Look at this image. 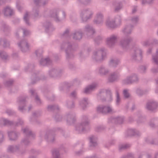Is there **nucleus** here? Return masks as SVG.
<instances>
[{
	"label": "nucleus",
	"instance_id": "nucleus-7",
	"mask_svg": "<svg viewBox=\"0 0 158 158\" xmlns=\"http://www.w3.org/2000/svg\"><path fill=\"white\" fill-rule=\"evenodd\" d=\"M93 14V12L90 9L86 8L81 10L80 16L83 22H86L88 20L91 19Z\"/></svg>",
	"mask_w": 158,
	"mask_h": 158
},
{
	"label": "nucleus",
	"instance_id": "nucleus-42",
	"mask_svg": "<svg viewBox=\"0 0 158 158\" xmlns=\"http://www.w3.org/2000/svg\"><path fill=\"white\" fill-rule=\"evenodd\" d=\"M2 42H3V46L4 48H8L10 46V42L6 39L3 38H0V45L1 44Z\"/></svg>",
	"mask_w": 158,
	"mask_h": 158
},
{
	"label": "nucleus",
	"instance_id": "nucleus-63",
	"mask_svg": "<svg viewBox=\"0 0 158 158\" xmlns=\"http://www.w3.org/2000/svg\"><path fill=\"white\" fill-rule=\"evenodd\" d=\"M122 158H135L134 155L131 153H128L126 155L123 156Z\"/></svg>",
	"mask_w": 158,
	"mask_h": 158
},
{
	"label": "nucleus",
	"instance_id": "nucleus-50",
	"mask_svg": "<svg viewBox=\"0 0 158 158\" xmlns=\"http://www.w3.org/2000/svg\"><path fill=\"white\" fill-rule=\"evenodd\" d=\"M131 146V145L129 144H124L119 145L118 148L120 151H121L128 148Z\"/></svg>",
	"mask_w": 158,
	"mask_h": 158
},
{
	"label": "nucleus",
	"instance_id": "nucleus-2",
	"mask_svg": "<svg viewBox=\"0 0 158 158\" xmlns=\"http://www.w3.org/2000/svg\"><path fill=\"white\" fill-rule=\"evenodd\" d=\"M56 130H59L65 137H67L68 136V135H64V131L60 128H58L56 130H55V131L49 130L46 131L44 136V139L48 142L52 143L54 142L55 140V135L54 131Z\"/></svg>",
	"mask_w": 158,
	"mask_h": 158
},
{
	"label": "nucleus",
	"instance_id": "nucleus-18",
	"mask_svg": "<svg viewBox=\"0 0 158 158\" xmlns=\"http://www.w3.org/2000/svg\"><path fill=\"white\" fill-rule=\"evenodd\" d=\"M89 146L90 148H94L98 145V137L94 135H90L89 137Z\"/></svg>",
	"mask_w": 158,
	"mask_h": 158
},
{
	"label": "nucleus",
	"instance_id": "nucleus-21",
	"mask_svg": "<svg viewBox=\"0 0 158 158\" xmlns=\"http://www.w3.org/2000/svg\"><path fill=\"white\" fill-rule=\"evenodd\" d=\"M133 27L134 26L131 24L125 25L122 30V32L124 35H129L131 34Z\"/></svg>",
	"mask_w": 158,
	"mask_h": 158
},
{
	"label": "nucleus",
	"instance_id": "nucleus-23",
	"mask_svg": "<svg viewBox=\"0 0 158 158\" xmlns=\"http://www.w3.org/2000/svg\"><path fill=\"white\" fill-rule=\"evenodd\" d=\"M157 106L158 104L156 102L150 100L148 101L147 103L146 108L148 110L153 111L157 108Z\"/></svg>",
	"mask_w": 158,
	"mask_h": 158
},
{
	"label": "nucleus",
	"instance_id": "nucleus-52",
	"mask_svg": "<svg viewBox=\"0 0 158 158\" xmlns=\"http://www.w3.org/2000/svg\"><path fill=\"white\" fill-rule=\"evenodd\" d=\"M152 60L153 62L158 66V49L156 50L155 55H152Z\"/></svg>",
	"mask_w": 158,
	"mask_h": 158
},
{
	"label": "nucleus",
	"instance_id": "nucleus-54",
	"mask_svg": "<svg viewBox=\"0 0 158 158\" xmlns=\"http://www.w3.org/2000/svg\"><path fill=\"white\" fill-rule=\"evenodd\" d=\"M122 82L123 84L125 85H129L132 83L129 76L127 77L126 79L123 80Z\"/></svg>",
	"mask_w": 158,
	"mask_h": 158
},
{
	"label": "nucleus",
	"instance_id": "nucleus-46",
	"mask_svg": "<svg viewBox=\"0 0 158 158\" xmlns=\"http://www.w3.org/2000/svg\"><path fill=\"white\" fill-rule=\"evenodd\" d=\"M119 62V60L117 59H111L109 62V66L115 68L116 67L117 65L118 64Z\"/></svg>",
	"mask_w": 158,
	"mask_h": 158
},
{
	"label": "nucleus",
	"instance_id": "nucleus-55",
	"mask_svg": "<svg viewBox=\"0 0 158 158\" xmlns=\"http://www.w3.org/2000/svg\"><path fill=\"white\" fill-rule=\"evenodd\" d=\"M130 21L134 25H136L138 21V16H134L131 17Z\"/></svg>",
	"mask_w": 158,
	"mask_h": 158
},
{
	"label": "nucleus",
	"instance_id": "nucleus-27",
	"mask_svg": "<svg viewBox=\"0 0 158 158\" xmlns=\"http://www.w3.org/2000/svg\"><path fill=\"white\" fill-rule=\"evenodd\" d=\"M137 130L135 128L128 129L126 133V136L127 137H132L138 135Z\"/></svg>",
	"mask_w": 158,
	"mask_h": 158
},
{
	"label": "nucleus",
	"instance_id": "nucleus-6",
	"mask_svg": "<svg viewBox=\"0 0 158 158\" xmlns=\"http://www.w3.org/2000/svg\"><path fill=\"white\" fill-rule=\"evenodd\" d=\"M105 49L104 48H102L98 50L97 52H94L92 56L93 60L98 62H101L103 61L106 54Z\"/></svg>",
	"mask_w": 158,
	"mask_h": 158
},
{
	"label": "nucleus",
	"instance_id": "nucleus-57",
	"mask_svg": "<svg viewBox=\"0 0 158 158\" xmlns=\"http://www.w3.org/2000/svg\"><path fill=\"white\" fill-rule=\"evenodd\" d=\"M123 94L124 98L126 99H127L131 98V95L129 93L128 90L125 89L123 91Z\"/></svg>",
	"mask_w": 158,
	"mask_h": 158
},
{
	"label": "nucleus",
	"instance_id": "nucleus-12",
	"mask_svg": "<svg viewBox=\"0 0 158 158\" xmlns=\"http://www.w3.org/2000/svg\"><path fill=\"white\" fill-rule=\"evenodd\" d=\"M67 124L68 125H73L76 121L75 114L73 112L67 113L66 116Z\"/></svg>",
	"mask_w": 158,
	"mask_h": 158
},
{
	"label": "nucleus",
	"instance_id": "nucleus-32",
	"mask_svg": "<svg viewBox=\"0 0 158 158\" xmlns=\"http://www.w3.org/2000/svg\"><path fill=\"white\" fill-rule=\"evenodd\" d=\"M106 94V90L102 89L100 90L97 95V98L98 100L102 102H104L105 100V95Z\"/></svg>",
	"mask_w": 158,
	"mask_h": 158
},
{
	"label": "nucleus",
	"instance_id": "nucleus-38",
	"mask_svg": "<svg viewBox=\"0 0 158 158\" xmlns=\"http://www.w3.org/2000/svg\"><path fill=\"white\" fill-rule=\"evenodd\" d=\"M59 107L57 105H50L48 106L47 109L49 112L57 111Z\"/></svg>",
	"mask_w": 158,
	"mask_h": 158
},
{
	"label": "nucleus",
	"instance_id": "nucleus-51",
	"mask_svg": "<svg viewBox=\"0 0 158 158\" xmlns=\"http://www.w3.org/2000/svg\"><path fill=\"white\" fill-rule=\"evenodd\" d=\"M60 151V150L58 149L53 150L52 152L53 158H59L60 155L59 152Z\"/></svg>",
	"mask_w": 158,
	"mask_h": 158
},
{
	"label": "nucleus",
	"instance_id": "nucleus-29",
	"mask_svg": "<svg viewBox=\"0 0 158 158\" xmlns=\"http://www.w3.org/2000/svg\"><path fill=\"white\" fill-rule=\"evenodd\" d=\"M132 46L133 48V52L131 55V60L133 62H137L138 61V49L137 48H134V44L133 43L132 44Z\"/></svg>",
	"mask_w": 158,
	"mask_h": 158
},
{
	"label": "nucleus",
	"instance_id": "nucleus-61",
	"mask_svg": "<svg viewBox=\"0 0 158 158\" xmlns=\"http://www.w3.org/2000/svg\"><path fill=\"white\" fill-rule=\"evenodd\" d=\"M41 113L40 111H37L34 112L32 113V116L33 118H38L41 116Z\"/></svg>",
	"mask_w": 158,
	"mask_h": 158
},
{
	"label": "nucleus",
	"instance_id": "nucleus-4",
	"mask_svg": "<svg viewBox=\"0 0 158 158\" xmlns=\"http://www.w3.org/2000/svg\"><path fill=\"white\" fill-rule=\"evenodd\" d=\"M89 122L88 118L86 116H83L81 122L78 123L76 127V130L79 133H81L87 130L88 127Z\"/></svg>",
	"mask_w": 158,
	"mask_h": 158
},
{
	"label": "nucleus",
	"instance_id": "nucleus-48",
	"mask_svg": "<svg viewBox=\"0 0 158 158\" xmlns=\"http://www.w3.org/2000/svg\"><path fill=\"white\" fill-rule=\"evenodd\" d=\"M61 37L63 38H66L67 39L70 38V36L69 35V29L67 28L64 32L61 34Z\"/></svg>",
	"mask_w": 158,
	"mask_h": 158
},
{
	"label": "nucleus",
	"instance_id": "nucleus-53",
	"mask_svg": "<svg viewBox=\"0 0 158 158\" xmlns=\"http://www.w3.org/2000/svg\"><path fill=\"white\" fill-rule=\"evenodd\" d=\"M66 106L67 107L70 109L74 108L75 106L74 102L73 100H68L66 102Z\"/></svg>",
	"mask_w": 158,
	"mask_h": 158
},
{
	"label": "nucleus",
	"instance_id": "nucleus-35",
	"mask_svg": "<svg viewBox=\"0 0 158 158\" xmlns=\"http://www.w3.org/2000/svg\"><path fill=\"white\" fill-rule=\"evenodd\" d=\"M52 61L49 58H46L45 59L41 58L40 61V66H48L51 64Z\"/></svg>",
	"mask_w": 158,
	"mask_h": 158
},
{
	"label": "nucleus",
	"instance_id": "nucleus-36",
	"mask_svg": "<svg viewBox=\"0 0 158 158\" xmlns=\"http://www.w3.org/2000/svg\"><path fill=\"white\" fill-rule=\"evenodd\" d=\"M19 148V145H10L8 146L7 149V152L10 153H14L18 151Z\"/></svg>",
	"mask_w": 158,
	"mask_h": 158
},
{
	"label": "nucleus",
	"instance_id": "nucleus-1",
	"mask_svg": "<svg viewBox=\"0 0 158 158\" xmlns=\"http://www.w3.org/2000/svg\"><path fill=\"white\" fill-rule=\"evenodd\" d=\"M62 50L65 49L66 53V58L68 60H73L75 56L73 52L75 50L74 45L71 42L69 41L63 42L60 47Z\"/></svg>",
	"mask_w": 158,
	"mask_h": 158
},
{
	"label": "nucleus",
	"instance_id": "nucleus-33",
	"mask_svg": "<svg viewBox=\"0 0 158 158\" xmlns=\"http://www.w3.org/2000/svg\"><path fill=\"white\" fill-rule=\"evenodd\" d=\"M114 6V11L115 12H118L122 9L123 7L122 2L120 1H115L113 3Z\"/></svg>",
	"mask_w": 158,
	"mask_h": 158
},
{
	"label": "nucleus",
	"instance_id": "nucleus-22",
	"mask_svg": "<svg viewBox=\"0 0 158 158\" xmlns=\"http://www.w3.org/2000/svg\"><path fill=\"white\" fill-rule=\"evenodd\" d=\"M3 12L4 15L6 17H10L14 14L13 9L9 6H7L4 8Z\"/></svg>",
	"mask_w": 158,
	"mask_h": 158
},
{
	"label": "nucleus",
	"instance_id": "nucleus-8",
	"mask_svg": "<svg viewBox=\"0 0 158 158\" xmlns=\"http://www.w3.org/2000/svg\"><path fill=\"white\" fill-rule=\"evenodd\" d=\"M133 40L132 37L126 35L123 36L120 41V45L124 50H127L130 43Z\"/></svg>",
	"mask_w": 158,
	"mask_h": 158
},
{
	"label": "nucleus",
	"instance_id": "nucleus-39",
	"mask_svg": "<svg viewBox=\"0 0 158 158\" xmlns=\"http://www.w3.org/2000/svg\"><path fill=\"white\" fill-rule=\"evenodd\" d=\"M145 141L148 144L156 145H158V139H151L148 137L145 139Z\"/></svg>",
	"mask_w": 158,
	"mask_h": 158
},
{
	"label": "nucleus",
	"instance_id": "nucleus-34",
	"mask_svg": "<svg viewBox=\"0 0 158 158\" xmlns=\"http://www.w3.org/2000/svg\"><path fill=\"white\" fill-rule=\"evenodd\" d=\"M43 25L45 28V31L47 33L52 31L54 30L52 24L50 22H46L44 23Z\"/></svg>",
	"mask_w": 158,
	"mask_h": 158
},
{
	"label": "nucleus",
	"instance_id": "nucleus-58",
	"mask_svg": "<svg viewBox=\"0 0 158 158\" xmlns=\"http://www.w3.org/2000/svg\"><path fill=\"white\" fill-rule=\"evenodd\" d=\"M102 39L103 37L102 36L98 35L94 39V41L96 44H99L102 42Z\"/></svg>",
	"mask_w": 158,
	"mask_h": 158
},
{
	"label": "nucleus",
	"instance_id": "nucleus-13",
	"mask_svg": "<svg viewBox=\"0 0 158 158\" xmlns=\"http://www.w3.org/2000/svg\"><path fill=\"white\" fill-rule=\"evenodd\" d=\"M124 121L123 116L111 117L108 119V123L109 124H122Z\"/></svg>",
	"mask_w": 158,
	"mask_h": 158
},
{
	"label": "nucleus",
	"instance_id": "nucleus-43",
	"mask_svg": "<svg viewBox=\"0 0 158 158\" xmlns=\"http://www.w3.org/2000/svg\"><path fill=\"white\" fill-rule=\"evenodd\" d=\"M0 57L5 62H6L9 59V56L7 53L2 51H0Z\"/></svg>",
	"mask_w": 158,
	"mask_h": 158
},
{
	"label": "nucleus",
	"instance_id": "nucleus-64",
	"mask_svg": "<svg viewBox=\"0 0 158 158\" xmlns=\"http://www.w3.org/2000/svg\"><path fill=\"white\" fill-rule=\"evenodd\" d=\"M54 119L56 122H59L62 120V117L58 114H56L54 117Z\"/></svg>",
	"mask_w": 158,
	"mask_h": 158
},
{
	"label": "nucleus",
	"instance_id": "nucleus-45",
	"mask_svg": "<svg viewBox=\"0 0 158 158\" xmlns=\"http://www.w3.org/2000/svg\"><path fill=\"white\" fill-rule=\"evenodd\" d=\"M92 49L90 47H88L87 50L83 52H81L79 54L81 58H83L89 55V53L91 51Z\"/></svg>",
	"mask_w": 158,
	"mask_h": 158
},
{
	"label": "nucleus",
	"instance_id": "nucleus-37",
	"mask_svg": "<svg viewBox=\"0 0 158 158\" xmlns=\"http://www.w3.org/2000/svg\"><path fill=\"white\" fill-rule=\"evenodd\" d=\"M31 16L34 19L38 18L40 16L38 7H36L33 8L31 13Z\"/></svg>",
	"mask_w": 158,
	"mask_h": 158
},
{
	"label": "nucleus",
	"instance_id": "nucleus-5",
	"mask_svg": "<svg viewBox=\"0 0 158 158\" xmlns=\"http://www.w3.org/2000/svg\"><path fill=\"white\" fill-rule=\"evenodd\" d=\"M59 12L58 9H54L49 11V16L52 18L57 23L60 22L66 18V14L64 11H62L63 16L61 18H60L59 16Z\"/></svg>",
	"mask_w": 158,
	"mask_h": 158
},
{
	"label": "nucleus",
	"instance_id": "nucleus-10",
	"mask_svg": "<svg viewBox=\"0 0 158 158\" xmlns=\"http://www.w3.org/2000/svg\"><path fill=\"white\" fill-rule=\"evenodd\" d=\"M97 112L103 114H112L114 112L112 107L109 105H100L97 108Z\"/></svg>",
	"mask_w": 158,
	"mask_h": 158
},
{
	"label": "nucleus",
	"instance_id": "nucleus-40",
	"mask_svg": "<svg viewBox=\"0 0 158 158\" xmlns=\"http://www.w3.org/2000/svg\"><path fill=\"white\" fill-rule=\"evenodd\" d=\"M106 97H105V102H110L112 100V94L110 89H106Z\"/></svg>",
	"mask_w": 158,
	"mask_h": 158
},
{
	"label": "nucleus",
	"instance_id": "nucleus-44",
	"mask_svg": "<svg viewBox=\"0 0 158 158\" xmlns=\"http://www.w3.org/2000/svg\"><path fill=\"white\" fill-rule=\"evenodd\" d=\"M88 99L87 98H84L79 101V104L82 109L84 110L88 104Z\"/></svg>",
	"mask_w": 158,
	"mask_h": 158
},
{
	"label": "nucleus",
	"instance_id": "nucleus-20",
	"mask_svg": "<svg viewBox=\"0 0 158 158\" xmlns=\"http://www.w3.org/2000/svg\"><path fill=\"white\" fill-rule=\"evenodd\" d=\"M47 78V77L44 75H41L40 77L37 76V74L34 73L32 76L31 83L32 84H34L38 81L40 80H45Z\"/></svg>",
	"mask_w": 158,
	"mask_h": 158
},
{
	"label": "nucleus",
	"instance_id": "nucleus-24",
	"mask_svg": "<svg viewBox=\"0 0 158 158\" xmlns=\"http://www.w3.org/2000/svg\"><path fill=\"white\" fill-rule=\"evenodd\" d=\"M120 76L119 72L115 71L110 75L108 78V81L110 82H113L118 79Z\"/></svg>",
	"mask_w": 158,
	"mask_h": 158
},
{
	"label": "nucleus",
	"instance_id": "nucleus-41",
	"mask_svg": "<svg viewBox=\"0 0 158 158\" xmlns=\"http://www.w3.org/2000/svg\"><path fill=\"white\" fill-rule=\"evenodd\" d=\"M158 125V118H154L152 119L149 123V126L151 127L155 128L156 126Z\"/></svg>",
	"mask_w": 158,
	"mask_h": 158
},
{
	"label": "nucleus",
	"instance_id": "nucleus-49",
	"mask_svg": "<svg viewBox=\"0 0 158 158\" xmlns=\"http://www.w3.org/2000/svg\"><path fill=\"white\" fill-rule=\"evenodd\" d=\"M107 25L110 28H113L116 26L115 21L113 20H108L107 21Z\"/></svg>",
	"mask_w": 158,
	"mask_h": 158
},
{
	"label": "nucleus",
	"instance_id": "nucleus-30",
	"mask_svg": "<svg viewBox=\"0 0 158 158\" xmlns=\"http://www.w3.org/2000/svg\"><path fill=\"white\" fill-rule=\"evenodd\" d=\"M103 15L101 12H98L97 14L96 18L94 20V22L96 24H101L103 22Z\"/></svg>",
	"mask_w": 158,
	"mask_h": 158
},
{
	"label": "nucleus",
	"instance_id": "nucleus-19",
	"mask_svg": "<svg viewBox=\"0 0 158 158\" xmlns=\"http://www.w3.org/2000/svg\"><path fill=\"white\" fill-rule=\"evenodd\" d=\"M83 34L81 29L75 30L72 34L73 39L75 40H80L82 37Z\"/></svg>",
	"mask_w": 158,
	"mask_h": 158
},
{
	"label": "nucleus",
	"instance_id": "nucleus-59",
	"mask_svg": "<svg viewBox=\"0 0 158 158\" xmlns=\"http://www.w3.org/2000/svg\"><path fill=\"white\" fill-rule=\"evenodd\" d=\"M132 83H134L138 80L137 75L135 74H132L129 76Z\"/></svg>",
	"mask_w": 158,
	"mask_h": 158
},
{
	"label": "nucleus",
	"instance_id": "nucleus-17",
	"mask_svg": "<svg viewBox=\"0 0 158 158\" xmlns=\"http://www.w3.org/2000/svg\"><path fill=\"white\" fill-rule=\"evenodd\" d=\"M8 135L9 140L12 141H16L18 139L20 135V133L16 131H12L8 132Z\"/></svg>",
	"mask_w": 158,
	"mask_h": 158
},
{
	"label": "nucleus",
	"instance_id": "nucleus-47",
	"mask_svg": "<svg viewBox=\"0 0 158 158\" xmlns=\"http://www.w3.org/2000/svg\"><path fill=\"white\" fill-rule=\"evenodd\" d=\"M119 89L117 87H116L115 91L116 94V104L117 105H119L121 102V98L120 97L118 92Z\"/></svg>",
	"mask_w": 158,
	"mask_h": 158
},
{
	"label": "nucleus",
	"instance_id": "nucleus-25",
	"mask_svg": "<svg viewBox=\"0 0 158 158\" xmlns=\"http://www.w3.org/2000/svg\"><path fill=\"white\" fill-rule=\"evenodd\" d=\"M14 124V122L10 121L4 118H0V127H3L7 126H11Z\"/></svg>",
	"mask_w": 158,
	"mask_h": 158
},
{
	"label": "nucleus",
	"instance_id": "nucleus-31",
	"mask_svg": "<svg viewBox=\"0 0 158 158\" xmlns=\"http://www.w3.org/2000/svg\"><path fill=\"white\" fill-rule=\"evenodd\" d=\"M96 86V84H95L89 85L85 88L84 93L86 94H89L95 89Z\"/></svg>",
	"mask_w": 158,
	"mask_h": 158
},
{
	"label": "nucleus",
	"instance_id": "nucleus-11",
	"mask_svg": "<svg viewBox=\"0 0 158 158\" xmlns=\"http://www.w3.org/2000/svg\"><path fill=\"white\" fill-rule=\"evenodd\" d=\"M27 97L25 98L22 97H19L17 99V102L19 105L18 110L21 112H23L26 109L25 107L26 104V99Z\"/></svg>",
	"mask_w": 158,
	"mask_h": 158
},
{
	"label": "nucleus",
	"instance_id": "nucleus-28",
	"mask_svg": "<svg viewBox=\"0 0 158 158\" xmlns=\"http://www.w3.org/2000/svg\"><path fill=\"white\" fill-rule=\"evenodd\" d=\"M31 96L33 97H35V100L36 102L38 105H40L41 103V100L37 95V93L35 89H31L30 90Z\"/></svg>",
	"mask_w": 158,
	"mask_h": 158
},
{
	"label": "nucleus",
	"instance_id": "nucleus-3",
	"mask_svg": "<svg viewBox=\"0 0 158 158\" xmlns=\"http://www.w3.org/2000/svg\"><path fill=\"white\" fill-rule=\"evenodd\" d=\"M22 130L23 131V133L25 135V137L22 139L21 142L25 146L29 145L30 143V141H29L30 137H31L34 139L35 137V134L33 133L32 131L27 127L22 129Z\"/></svg>",
	"mask_w": 158,
	"mask_h": 158
},
{
	"label": "nucleus",
	"instance_id": "nucleus-60",
	"mask_svg": "<svg viewBox=\"0 0 158 158\" xmlns=\"http://www.w3.org/2000/svg\"><path fill=\"white\" fill-rule=\"evenodd\" d=\"M35 66V65L33 64H29L27 67V68L25 69V70L26 71H31L33 72L34 71V69Z\"/></svg>",
	"mask_w": 158,
	"mask_h": 158
},
{
	"label": "nucleus",
	"instance_id": "nucleus-9",
	"mask_svg": "<svg viewBox=\"0 0 158 158\" xmlns=\"http://www.w3.org/2000/svg\"><path fill=\"white\" fill-rule=\"evenodd\" d=\"M63 73V69L57 67H54L49 69L48 75L50 77L56 78L60 77Z\"/></svg>",
	"mask_w": 158,
	"mask_h": 158
},
{
	"label": "nucleus",
	"instance_id": "nucleus-26",
	"mask_svg": "<svg viewBox=\"0 0 158 158\" xmlns=\"http://www.w3.org/2000/svg\"><path fill=\"white\" fill-rule=\"evenodd\" d=\"M97 71L101 75L103 76L107 75L109 72V70L103 65L99 67Z\"/></svg>",
	"mask_w": 158,
	"mask_h": 158
},
{
	"label": "nucleus",
	"instance_id": "nucleus-15",
	"mask_svg": "<svg viewBox=\"0 0 158 158\" xmlns=\"http://www.w3.org/2000/svg\"><path fill=\"white\" fill-rule=\"evenodd\" d=\"M85 31L86 32V35L88 38L90 39L94 36V34L95 32V30L93 27L89 25H86L85 28Z\"/></svg>",
	"mask_w": 158,
	"mask_h": 158
},
{
	"label": "nucleus",
	"instance_id": "nucleus-16",
	"mask_svg": "<svg viewBox=\"0 0 158 158\" xmlns=\"http://www.w3.org/2000/svg\"><path fill=\"white\" fill-rule=\"evenodd\" d=\"M117 36L115 35H110L106 39V44L110 47H111L114 45L117 41Z\"/></svg>",
	"mask_w": 158,
	"mask_h": 158
},
{
	"label": "nucleus",
	"instance_id": "nucleus-14",
	"mask_svg": "<svg viewBox=\"0 0 158 158\" xmlns=\"http://www.w3.org/2000/svg\"><path fill=\"white\" fill-rule=\"evenodd\" d=\"M18 44L19 47L23 52H26L29 50V45L26 40H21Z\"/></svg>",
	"mask_w": 158,
	"mask_h": 158
},
{
	"label": "nucleus",
	"instance_id": "nucleus-62",
	"mask_svg": "<svg viewBox=\"0 0 158 158\" xmlns=\"http://www.w3.org/2000/svg\"><path fill=\"white\" fill-rule=\"evenodd\" d=\"M78 1L80 3L85 5H88L91 2V0H78Z\"/></svg>",
	"mask_w": 158,
	"mask_h": 158
},
{
	"label": "nucleus",
	"instance_id": "nucleus-56",
	"mask_svg": "<svg viewBox=\"0 0 158 158\" xmlns=\"http://www.w3.org/2000/svg\"><path fill=\"white\" fill-rule=\"evenodd\" d=\"M23 19L24 22L27 25H30V23L29 22V20L28 14L27 12L24 15L23 17Z\"/></svg>",
	"mask_w": 158,
	"mask_h": 158
}]
</instances>
